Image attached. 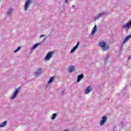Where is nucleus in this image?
I'll return each instance as SVG.
<instances>
[{
  "instance_id": "obj_17",
  "label": "nucleus",
  "mask_w": 131,
  "mask_h": 131,
  "mask_svg": "<svg viewBox=\"0 0 131 131\" xmlns=\"http://www.w3.org/2000/svg\"><path fill=\"white\" fill-rule=\"evenodd\" d=\"M56 116H57V114H53L52 116V119H55L56 118Z\"/></svg>"
},
{
  "instance_id": "obj_14",
  "label": "nucleus",
  "mask_w": 131,
  "mask_h": 131,
  "mask_svg": "<svg viewBox=\"0 0 131 131\" xmlns=\"http://www.w3.org/2000/svg\"><path fill=\"white\" fill-rule=\"evenodd\" d=\"M22 48V47L21 46H19L17 49H16L14 51V53H17V52H18L19 50H21V48Z\"/></svg>"
},
{
  "instance_id": "obj_12",
  "label": "nucleus",
  "mask_w": 131,
  "mask_h": 131,
  "mask_svg": "<svg viewBox=\"0 0 131 131\" xmlns=\"http://www.w3.org/2000/svg\"><path fill=\"white\" fill-rule=\"evenodd\" d=\"M7 121H4L2 123L0 124V127H4L7 124Z\"/></svg>"
},
{
  "instance_id": "obj_10",
  "label": "nucleus",
  "mask_w": 131,
  "mask_h": 131,
  "mask_svg": "<svg viewBox=\"0 0 131 131\" xmlns=\"http://www.w3.org/2000/svg\"><path fill=\"white\" fill-rule=\"evenodd\" d=\"M40 73H41V69H39L36 71L35 74L37 76H38Z\"/></svg>"
},
{
  "instance_id": "obj_19",
  "label": "nucleus",
  "mask_w": 131,
  "mask_h": 131,
  "mask_svg": "<svg viewBox=\"0 0 131 131\" xmlns=\"http://www.w3.org/2000/svg\"><path fill=\"white\" fill-rule=\"evenodd\" d=\"M11 14H12V11L11 10H9L8 12H7V14L8 15H11Z\"/></svg>"
},
{
  "instance_id": "obj_21",
  "label": "nucleus",
  "mask_w": 131,
  "mask_h": 131,
  "mask_svg": "<svg viewBox=\"0 0 131 131\" xmlns=\"http://www.w3.org/2000/svg\"><path fill=\"white\" fill-rule=\"evenodd\" d=\"M45 36H46V35H41L40 36V37L41 38L42 37H45Z\"/></svg>"
},
{
  "instance_id": "obj_2",
  "label": "nucleus",
  "mask_w": 131,
  "mask_h": 131,
  "mask_svg": "<svg viewBox=\"0 0 131 131\" xmlns=\"http://www.w3.org/2000/svg\"><path fill=\"white\" fill-rule=\"evenodd\" d=\"M31 0H27L26 2L25 3L24 8H25V10L27 11L28 10V8H29V6L31 5Z\"/></svg>"
},
{
  "instance_id": "obj_16",
  "label": "nucleus",
  "mask_w": 131,
  "mask_h": 131,
  "mask_svg": "<svg viewBox=\"0 0 131 131\" xmlns=\"http://www.w3.org/2000/svg\"><path fill=\"white\" fill-rule=\"evenodd\" d=\"M77 48V47H76V46H75V47H74L72 50L71 51V53H73V52L75 51V50H76Z\"/></svg>"
},
{
  "instance_id": "obj_18",
  "label": "nucleus",
  "mask_w": 131,
  "mask_h": 131,
  "mask_svg": "<svg viewBox=\"0 0 131 131\" xmlns=\"http://www.w3.org/2000/svg\"><path fill=\"white\" fill-rule=\"evenodd\" d=\"M103 14H105V13H99L97 16V18H100V17H102Z\"/></svg>"
},
{
  "instance_id": "obj_20",
  "label": "nucleus",
  "mask_w": 131,
  "mask_h": 131,
  "mask_svg": "<svg viewBox=\"0 0 131 131\" xmlns=\"http://www.w3.org/2000/svg\"><path fill=\"white\" fill-rule=\"evenodd\" d=\"M78 46H79V42H78L77 43V45H76V48H78Z\"/></svg>"
},
{
  "instance_id": "obj_3",
  "label": "nucleus",
  "mask_w": 131,
  "mask_h": 131,
  "mask_svg": "<svg viewBox=\"0 0 131 131\" xmlns=\"http://www.w3.org/2000/svg\"><path fill=\"white\" fill-rule=\"evenodd\" d=\"M54 54V52L50 51L46 55L45 60H50L52 57L53 55Z\"/></svg>"
},
{
  "instance_id": "obj_22",
  "label": "nucleus",
  "mask_w": 131,
  "mask_h": 131,
  "mask_svg": "<svg viewBox=\"0 0 131 131\" xmlns=\"http://www.w3.org/2000/svg\"><path fill=\"white\" fill-rule=\"evenodd\" d=\"M65 3L67 4V3H68V0H65Z\"/></svg>"
},
{
  "instance_id": "obj_7",
  "label": "nucleus",
  "mask_w": 131,
  "mask_h": 131,
  "mask_svg": "<svg viewBox=\"0 0 131 131\" xmlns=\"http://www.w3.org/2000/svg\"><path fill=\"white\" fill-rule=\"evenodd\" d=\"M129 38H131V35H128L125 38L124 41H123V43H125V42H127V41H128V40H129Z\"/></svg>"
},
{
  "instance_id": "obj_8",
  "label": "nucleus",
  "mask_w": 131,
  "mask_h": 131,
  "mask_svg": "<svg viewBox=\"0 0 131 131\" xmlns=\"http://www.w3.org/2000/svg\"><path fill=\"white\" fill-rule=\"evenodd\" d=\"M97 31V26L95 25L91 32V34L93 35L96 33Z\"/></svg>"
},
{
  "instance_id": "obj_6",
  "label": "nucleus",
  "mask_w": 131,
  "mask_h": 131,
  "mask_svg": "<svg viewBox=\"0 0 131 131\" xmlns=\"http://www.w3.org/2000/svg\"><path fill=\"white\" fill-rule=\"evenodd\" d=\"M83 78V74H81L80 75L78 76L77 82H79L81 79Z\"/></svg>"
},
{
  "instance_id": "obj_1",
  "label": "nucleus",
  "mask_w": 131,
  "mask_h": 131,
  "mask_svg": "<svg viewBox=\"0 0 131 131\" xmlns=\"http://www.w3.org/2000/svg\"><path fill=\"white\" fill-rule=\"evenodd\" d=\"M99 46L101 48H103V50L104 52L107 51V50H109V46L107 45L106 46V41H103L102 42H100Z\"/></svg>"
},
{
  "instance_id": "obj_11",
  "label": "nucleus",
  "mask_w": 131,
  "mask_h": 131,
  "mask_svg": "<svg viewBox=\"0 0 131 131\" xmlns=\"http://www.w3.org/2000/svg\"><path fill=\"white\" fill-rule=\"evenodd\" d=\"M92 91V89L91 88V86H89L85 90V94H89Z\"/></svg>"
},
{
  "instance_id": "obj_15",
  "label": "nucleus",
  "mask_w": 131,
  "mask_h": 131,
  "mask_svg": "<svg viewBox=\"0 0 131 131\" xmlns=\"http://www.w3.org/2000/svg\"><path fill=\"white\" fill-rule=\"evenodd\" d=\"M53 80H54V77H51L48 81V83H51V82H52Z\"/></svg>"
},
{
  "instance_id": "obj_9",
  "label": "nucleus",
  "mask_w": 131,
  "mask_h": 131,
  "mask_svg": "<svg viewBox=\"0 0 131 131\" xmlns=\"http://www.w3.org/2000/svg\"><path fill=\"white\" fill-rule=\"evenodd\" d=\"M69 72H72L73 71H75V68L73 66H71L69 69Z\"/></svg>"
},
{
  "instance_id": "obj_23",
  "label": "nucleus",
  "mask_w": 131,
  "mask_h": 131,
  "mask_svg": "<svg viewBox=\"0 0 131 131\" xmlns=\"http://www.w3.org/2000/svg\"><path fill=\"white\" fill-rule=\"evenodd\" d=\"M130 59V55L128 57V59Z\"/></svg>"
},
{
  "instance_id": "obj_13",
  "label": "nucleus",
  "mask_w": 131,
  "mask_h": 131,
  "mask_svg": "<svg viewBox=\"0 0 131 131\" xmlns=\"http://www.w3.org/2000/svg\"><path fill=\"white\" fill-rule=\"evenodd\" d=\"M38 45H39V43H36L34 45L33 47H32L31 50H34V49L37 48V47H38Z\"/></svg>"
},
{
  "instance_id": "obj_4",
  "label": "nucleus",
  "mask_w": 131,
  "mask_h": 131,
  "mask_svg": "<svg viewBox=\"0 0 131 131\" xmlns=\"http://www.w3.org/2000/svg\"><path fill=\"white\" fill-rule=\"evenodd\" d=\"M107 121V117L105 116H103L102 118V120L100 122V125H104L105 124V122Z\"/></svg>"
},
{
  "instance_id": "obj_5",
  "label": "nucleus",
  "mask_w": 131,
  "mask_h": 131,
  "mask_svg": "<svg viewBox=\"0 0 131 131\" xmlns=\"http://www.w3.org/2000/svg\"><path fill=\"white\" fill-rule=\"evenodd\" d=\"M18 93H19V89H17L16 90V91L15 92H14L13 96H12L11 97H10V99L14 100V99L16 97H17V94H18Z\"/></svg>"
}]
</instances>
